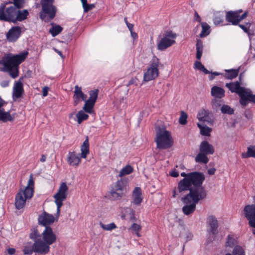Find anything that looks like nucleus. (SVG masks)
I'll return each mask as SVG.
<instances>
[{"instance_id":"obj_1","label":"nucleus","mask_w":255,"mask_h":255,"mask_svg":"<svg viewBox=\"0 0 255 255\" xmlns=\"http://www.w3.org/2000/svg\"><path fill=\"white\" fill-rule=\"evenodd\" d=\"M181 176L184 178L178 183L177 189L174 188L172 191V197H176L179 193L186 191L197 190L199 188H204L202 183L205 179L203 173L194 172L189 173L182 172Z\"/></svg>"},{"instance_id":"obj_2","label":"nucleus","mask_w":255,"mask_h":255,"mask_svg":"<svg viewBox=\"0 0 255 255\" xmlns=\"http://www.w3.org/2000/svg\"><path fill=\"white\" fill-rule=\"evenodd\" d=\"M30 238L35 241V251L40 254H48L50 251V246L55 243L57 240V236L50 227L44 228L38 236L35 233H31Z\"/></svg>"},{"instance_id":"obj_3","label":"nucleus","mask_w":255,"mask_h":255,"mask_svg":"<svg viewBox=\"0 0 255 255\" xmlns=\"http://www.w3.org/2000/svg\"><path fill=\"white\" fill-rule=\"evenodd\" d=\"M28 54L27 51H24L17 55H4L0 60V71L9 72L12 78H16L18 75V66L26 59Z\"/></svg>"},{"instance_id":"obj_4","label":"nucleus","mask_w":255,"mask_h":255,"mask_svg":"<svg viewBox=\"0 0 255 255\" xmlns=\"http://www.w3.org/2000/svg\"><path fill=\"white\" fill-rule=\"evenodd\" d=\"M206 192L204 188H199L197 190H191L189 193L181 198L184 204L182 211L186 215L192 214L195 210L196 204L206 198Z\"/></svg>"},{"instance_id":"obj_5","label":"nucleus","mask_w":255,"mask_h":255,"mask_svg":"<svg viewBox=\"0 0 255 255\" xmlns=\"http://www.w3.org/2000/svg\"><path fill=\"white\" fill-rule=\"evenodd\" d=\"M34 180L31 174L26 187L21 188L15 196V205L16 209L23 208L26 201L30 200L33 196Z\"/></svg>"},{"instance_id":"obj_6","label":"nucleus","mask_w":255,"mask_h":255,"mask_svg":"<svg viewBox=\"0 0 255 255\" xmlns=\"http://www.w3.org/2000/svg\"><path fill=\"white\" fill-rule=\"evenodd\" d=\"M81 154L75 152H69L67 155V162L70 166H77L81 162V158H86L89 153V144L88 137L81 146Z\"/></svg>"},{"instance_id":"obj_7","label":"nucleus","mask_w":255,"mask_h":255,"mask_svg":"<svg viewBox=\"0 0 255 255\" xmlns=\"http://www.w3.org/2000/svg\"><path fill=\"white\" fill-rule=\"evenodd\" d=\"M54 0H41L42 10L40 12V18L45 22H49L55 16L57 11L56 7L53 4Z\"/></svg>"},{"instance_id":"obj_8","label":"nucleus","mask_w":255,"mask_h":255,"mask_svg":"<svg viewBox=\"0 0 255 255\" xmlns=\"http://www.w3.org/2000/svg\"><path fill=\"white\" fill-rule=\"evenodd\" d=\"M155 141L157 147L161 149L168 148L173 144L170 132L164 128H160L156 130Z\"/></svg>"},{"instance_id":"obj_9","label":"nucleus","mask_w":255,"mask_h":255,"mask_svg":"<svg viewBox=\"0 0 255 255\" xmlns=\"http://www.w3.org/2000/svg\"><path fill=\"white\" fill-rule=\"evenodd\" d=\"M159 65V59L156 56H153L149 62L147 70L144 73L143 81L148 82L154 80L158 77Z\"/></svg>"},{"instance_id":"obj_10","label":"nucleus","mask_w":255,"mask_h":255,"mask_svg":"<svg viewBox=\"0 0 255 255\" xmlns=\"http://www.w3.org/2000/svg\"><path fill=\"white\" fill-rule=\"evenodd\" d=\"M68 187L65 182H62L57 192L54 195V202L57 206L56 216L60 215V208L63 206V202L66 199Z\"/></svg>"},{"instance_id":"obj_11","label":"nucleus","mask_w":255,"mask_h":255,"mask_svg":"<svg viewBox=\"0 0 255 255\" xmlns=\"http://www.w3.org/2000/svg\"><path fill=\"white\" fill-rule=\"evenodd\" d=\"M177 35L172 31H167L163 35L162 37L157 42L158 50L164 51L171 46L175 43Z\"/></svg>"},{"instance_id":"obj_12","label":"nucleus","mask_w":255,"mask_h":255,"mask_svg":"<svg viewBox=\"0 0 255 255\" xmlns=\"http://www.w3.org/2000/svg\"><path fill=\"white\" fill-rule=\"evenodd\" d=\"M5 4L0 5V20L14 22L16 8L14 6H10L5 10Z\"/></svg>"},{"instance_id":"obj_13","label":"nucleus","mask_w":255,"mask_h":255,"mask_svg":"<svg viewBox=\"0 0 255 255\" xmlns=\"http://www.w3.org/2000/svg\"><path fill=\"white\" fill-rule=\"evenodd\" d=\"M242 214L249 220V224L253 228L252 231L255 234V205L245 206Z\"/></svg>"},{"instance_id":"obj_14","label":"nucleus","mask_w":255,"mask_h":255,"mask_svg":"<svg viewBox=\"0 0 255 255\" xmlns=\"http://www.w3.org/2000/svg\"><path fill=\"white\" fill-rule=\"evenodd\" d=\"M241 12H242V9L228 11L226 14V20L228 22L232 23L233 25H237L240 21L246 18L248 15V12H245L240 15Z\"/></svg>"},{"instance_id":"obj_15","label":"nucleus","mask_w":255,"mask_h":255,"mask_svg":"<svg viewBox=\"0 0 255 255\" xmlns=\"http://www.w3.org/2000/svg\"><path fill=\"white\" fill-rule=\"evenodd\" d=\"M89 95L90 97L88 100H86L83 109L86 113L91 114L93 112V108L98 97V90L96 89L91 91Z\"/></svg>"},{"instance_id":"obj_16","label":"nucleus","mask_w":255,"mask_h":255,"mask_svg":"<svg viewBox=\"0 0 255 255\" xmlns=\"http://www.w3.org/2000/svg\"><path fill=\"white\" fill-rule=\"evenodd\" d=\"M3 104V101L0 98V121L3 122L13 121L16 117V113L15 112H12L11 110L5 112L4 109L2 108Z\"/></svg>"},{"instance_id":"obj_17","label":"nucleus","mask_w":255,"mask_h":255,"mask_svg":"<svg viewBox=\"0 0 255 255\" xmlns=\"http://www.w3.org/2000/svg\"><path fill=\"white\" fill-rule=\"evenodd\" d=\"M38 221L40 225L45 228L49 227V225L52 224L55 222V219L52 214H48L44 211L39 215Z\"/></svg>"},{"instance_id":"obj_18","label":"nucleus","mask_w":255,"mask_h":255,"mask_svg":"<svg viewBox=\"0 0 255 255\" xmlns=\"http://www.w3.org/2000/svg\"><path fill=\"white\" fill-rule=\"evenodd\" d=\"M21 27L18 26L11 27L7 32L6 36L8 41H16L21 34Z\"/></svg>"},{"instance_id":"obj_19","label":"nucleus","mask_w":255,"mask_h":255,"mask_svg":"<svg viewBox=\"0 0 255 255\" xmlns=\"http://www.w3.org/2000/svg\"><path fill=\"white\" fill-rule=\"evenodd\" d=\"M73 99L74 105L76 106L82 101H86L87 95L83 93L81 87L76 85L75 86Z\"/></svg>"},{"instance_id":"obj_20","label":"nucleus","mask_w":255,"mask_h":255,"mask_svg":"<svg viewBox=\"0 0 255 255\" xmlns=\"http://www.w3.org/2000/svg\"><path fill=\"white\" fill-rule=\"evenodd\" d=\"M226 86L232 92L238 94L241 98L246 88L240 86V83L238 81L227 83Z\"/></svg>"},{"instance_id":"obj_21","label":"nucleus","mask_w":255,"mask_h":255,"mask_svg":"<svg viewBox=\"0 0 255 255\" xmlns=\"http://www.w3.org/2000/svg\"><path fill=\"white\" fill-rule=\"evenodd\" d=\"M207 221H208V225L210 227L209 233H210V234H212L213 235V236H214L218 233V230H217V229L218 227V221H217L216 218L213 216H209L208 218ZM212 239L213 240L215 239L214 237H212V239H211V241H212Z\"/></svg>"},{"instance_id":"obj_22","label":"nucleus","mask_w":255,"mask_h":255,"mask_svg":"<svg viewBox=\"0 0 255 255\" xmlns=\"http://www.w3.org/2000/svg\"><path fill=\"white\" fill-rule=\"evenodd\" d=\"M249 101L255 103V95H253L250 89H246L240 102L242 105L245 106Z\"/></svg>"},{"instance_id":"obj_23","label":"nucleus","mask_w":255,"mask_h":255,"mask_svg":"<svg viewBox=\"0 0 255 255\" xmlns=\"http://www.w3.org/2000/svg\"><path fill=\"white\" fill-rule=\"evenodd\" d=\"M132 203L136 205H140L143 200L141 189L140 187L134 188L132 193Z\"/></svg>"},{"instance_id":"obj_24","label":"nucleus","mask_w":255,"mask_h":255,"mask_svg":"<svg viewBox=\"0 0 255 255\" xmlns=\"http://www.w3.org/2000/svg\"><path fill=\"white\" fill-rule=\"evenodd\" d=\"M200 151L206 154H212L214 152V148L208 141H203L200 144Z\"/></svg>"},{"instance_id":"obj_25","label":"nucleus","mask_w":255,"mask_h":255,"mask_svg":"<svg viewBox=\"0 0 255 255\" xmlns=\"http://www.w3.org/2000/svg\"><path fill=\"white\" fill-rule=\"evenodd\" d=\"M237 244V237L236 236L233 234H230L227 236V241L225 244V247L226 248H233L234 249L238 246Z\"/></svg>"},{"instance_id":"obj_26","label":"nucleus","mask_w":255,"mask_h":255,"mask_svg":"<svg viewBox=\"0 0 255 255\" xmlns=\"http://www.w3.org/2000/svg\"><path fill=\"white\" fill-rule=\"evenodd\" d=\"M28 14L29 12L26 9L17 10L16 9L14 22L16 21H22L26 19Z\"/></svg>"},{"instance_id":"obj_27","label":"nucleus","mask_w":255,"mask_h":255,"mask_svg":"<svg viewBox=\"0 0 255 255\" xmlns=\"http://www.w3.org/2000/svg\"><path fill=\"white\" fill-rule=\"evenodd\" d=\"M211 95L217 98H222L225 95L224 90L218 86H213L211 89Z\"/></svg>"},{"instance_id":"obj_28","label":"nucleus","mask_w":255,"mask_h":255,"mask_svg":"<svg viewBox=\"0 0 255 255\" xmlns=\"http://www.w3.org/2000/svg\"><path fill=\"white\" fill-rule=\"evenodd\" d=\"M51 27L50 28L49 32L53 37H55L58 35L63 30V28L59 25L54 23H51Z\"/></svg>"},{"instance_id":"obj_29","label":"nucleus","mask_w":255,"mask_h":255,"mask_svg":"<svg viewBox=\"0 0 255 255\" xmlns=\"http://www.w3.org/2000/svg\"><path fill=\"white\" fill-rule=\"evenodd\" d=\"M242 157L243 158H255V145L248 146L247 151L242 153Z\"/></svg>"},{"instance_id":"obj_30","label":"nucleus","mask_w":255,"mask_h":255,"mask_svg":"<svg viewBox=\"0 0 255 255\" xmlns=\"http://www.w3.org/2000/svg\"><path fill=\"white\" fill-rule=\"evenodd\" d=\"M23 92L22 86L19 82L16 83L13 87V96L18 98L21 97Z\"/></svg>"},{"instance_id":"obj_31","label":"nucleus","mask_w":255,"mask_h":255,"mask_svg":"<svg viewBox=\"0 0 255 255\" xmlns=\"http://www.w3.org/2000/svg\"><path fill=\"white\" fill-rule=\"evenodd\" d=\"M38 253L35 251V242L33 244L29 243L24 246L23 249V252L25 255H31L33 252Z\"/></svg>"},{"instance_id":"obj_32","label":"nucleus","mask_w":255,"mask_h":255,"mask_svg":"<svg viewBox=\"0 0 255 255\" xmlns=\"http://www.w3.org/2000/svg\"><path fill=\"white\" fill-rule=\"evenodd\" d=\"M126 185V181L124 179L118 180L112 187L114 190L123 192L124 188Z\"/></svg>"},{"instance_id":"obj_33","label":"nucleus","mask_w":255,"mask_h":255,"mask_svg":"<svg viewBox=\"0 0 255 255\" xmlns=\"http://www.w3.org/2000/svg\"><path fill=\"white\" fill-rule=\"evenodd\" d=\"M206 154L200 151L196 157H195V161L196 162L203 163L206 164L208 162L209 159L207 156Z\"/></svg>"},{"instance_id":"obj_34","label":"nucleus","mask_w":255,"mask_h":255,"mask_svg":"<svg viewBox=\"0 0 255 255\" xmlns=\"http://www.w3.org/2000/svg\"><path fill=\"white\" fill-rule=\"evenodd\" d=\"M203 50V42L201 40L198 39L196 43V58L200 60L201 58Z\"/></svg>"},{"instance_id":"obj_35","label":"nucleus","mask_w":255,"mask_h":255,"mask_svg":"<svg viewBox=\"0 0 255 255\" xmlns=\"http://www.w3.org/2000/svg\"><path fill=\"white\" fill-rule=\"evenodd\" d=\"M133 170V168L130 165H127L123 168L120 171L119 177H122L124 176L128 175L132 172Z\"/></svg>"},{"instance_id":"obj_36","label":"nucleus","mask_w":255,"mask_h":255,"mask_svg":"<svg viewBox=\"0 0 255 255\" xmlns=\"http://www.w3.org/2000/svg\"><path fill=\"white\" fill-rule=\"evenodd\" d=\"M225 77L228 79L235 78L238 76L239 73L238 70L236 69L225 70Z\"/></svg>"},{"instance_id":"obj_37","label":"nucleus","mask_w":255,"mask_h":255,"mask_svg":"<svg viewBox=\"0 0 255 255\" xmlns=\"http://www.w3.org/2000/svg\"><path fill=\"white\" fill-rule=\"evenodd\" d=\"M201 26L202 30L200 34L201 37H204L207 36L210 33V26L205 22L201 23Z\"/></svg>"},{"instance_id":"obj_38","label":"nucleus","mask_w":255,"mask_h":255,"mask_svg":"<svg viewBox=\"0 0 255 255\" xmlns=\"http://www.w3.org/2000/svg\"><path fill=\"white\" fill-rule=\"evenodd\" d=\"M198 127L200 129V133L203 135L209 136L212 129L206 126H202L201 124L198 123Z\"/></svg>"},{"instance_id":"obj_39","label":"nucleus","mask_w":255,"mask_h":255,"mask_svg":"<svg viewBox=\"0 0 255 255\" xmlns=\"http://www.w3.org/2000/svg\"><path fill=\"white\" fill-rule=\"evenodd\" d=\"M85 112L84 110H81L76 114L77 122L79 124H80L83 121L88 118L89 116Z\"/></svg>"},{"instance_id":"obj_40","label":"nucleus","mask_w":255,"mask_h":255,"mask_svg":"<svg viewBox=\"0 0 255 255\" xmlns=\"http://www.w3.org/2000/svg\"><path fill=\"white\" fill-rule=\"evenodd\" d=\"M209 112L205 109L201 110L198 113L197 118L200 121H205L209 116Z\"/></svg>"},{"instance_id":"obj_41","label":"nucleus","mask_w":255,"mask_h":255,"mask_svg":"<svg viewBox=\"0 0 255 255\" xmlns=\"http://www.w3.org/2000/svg\"><path fill=\"white\" fill-rule=\"evenodd\" d=\"M81 1L84 12H87L89 10L92 9L95 6V4L94 3L88 4L87 3V0H81Z\"/></svg>"},{"instance_id":"obj_42","label":"nucleus","mask_w":255,"mask_h":255,"mask_svg":"<svg viewBox=\"0 0 255 255\" xmlns=\"http://www.w3.org/2000/svg\"><path fill=\"white\" fill-rule=\"evenodd\" d=\"M100 227L104 230L111 231L117 228V226L114 223H111L109 224H104L102 222L100 223Z\"/></svg>"},{"instance_id":"obj_43","label":"nucleus","mask_w":255,"mask_h":255,"mask_svg":"<svg viewBox=\"0 0 255 255\" xmlns=\"http://www.w3.org/2000/svg\"><path fill=\"white\" fill-rule=\"evenodd\" d=\"M194 68L198 69L200 71H203L205 74H208L210 73V71H208L204 66L199 61H196L194 63Z\"/></svg>"},{"instance_id":"obj_44","label":"nucleus","mask_w":255,"mask_h":255,"mask_svg":"<svg viewBox=\"0 0 255 255\" xmlns=\"http://www.w3.org/2000/svg\"><path fill=\"white\" fill-rule=\"evenodd\" d=\"M110 194L112 197L113 199L115 200L120 199L122 198L123 192L122 191H119L116 190H114V189L112 188L111 190L110 191Z\"/></svg>"},{"instance_id":"obj_45","label":"nucleus","mask_w":255,"mask_h":255,"mask_svg":"<svg viewBox=\"0 0 255 255\" xmlns=\"http://www.w3.org/2000/svg\"><path fill=\"white\" fill-rule=\"evenodd\" d=\"M226 255H245V253L242 247L237 246L233 249L232 255L228 253Z\"/></svg>"},{"instance_id":"obj_46","label":"nucleus","mask_w":255,"mask_h":255,"mask_svg":"<svg viewBox=\"0 0 255 255\" xmlns=\"http://www.w3.org/2000/svg\"><path fill=\"white\" fill-rule=\"evenodd\" d=\"M129 230H131L133 233H134L138 237L140 236L139 232L141 230V227L139 225L133 223L129 228Z\"/></svg>"},{"instance_id":"obj_47","label":"nucleus","mask_w":255,"mask_h":255,"mask_svg":"<svg viewBox=\"0 0 255 255\" xmlns=\"http://www.w3.org/2000/svg\"><path fill=\"white\" fill-rule=\"evenodd\" d=\"M221 111L223 114L231 115L234 113V110L228 105H223L221 108Z\"/></svg>"},{"instance_id":"obj_48","label":"nucleus","mask_w":255,"mask_h":255,"mask_svg":"<svg viewBox=\"0 0 255 255\" xmlns=\"http://www.w3.org/2000/svg\"><path fill=\"white\" fill-rule=\"evenodd\" d=\"M187 115L183 111L180 114L179 122L181 125H185L187 123Z\"/></svg>"},{"instance_id":"obj_49","label":"nucleus","mask_w":255,"mask_h":255,"mask_svg":"<svg viewBox=\"0 0 255 255\" xmlns=\"http://www.w3.org/2000/svg\"><path fill=\"white\" fill-rule=\"evenodd\" d=\"M251 23L249 22L246 23V24H239V26L247 33H248L249 38H250L251 33L249 31Z\"/></svg>"},{"instance_id":"obj_50","label":"nucleus","mask_w":255,"mask_h":255,"mask_svg":"<svg viewBox=\"0 0 255 255\" xmlns=\"http://www.w3.org/2000/svg\"><path fill=\"white\" fill-rule=\"evenodd\" d=\"M24 3V0H13L14 6L18 8L22 7Z\"/></svg>"},{"instance_id":"obj_51","label":"nucleus","mask_w":255,"mask_h":255,"mask_svg":"<svg viewBox=\"0 0 255 255\" xmlns=\"http://www.w3.org/2000/svg\"><path fill=\"white\" fill-rule=\"evenodd\" d=\"M214 23L215 25H219L222 24L223 22V17H220L219 16H217L215 17L213 19Z\"/></svg>"},{"instance_id":"obj_52","label":"nucleus","mask_w":255,"mask_h":255,"mask_svg":"<svg viewBox=\"0 0 255 255\" xmlns=\"http://www.w3.org/2000/svg\"><path fill=\"white\" fill-rule=\"evenodd\" d=\"M209 75V78L210 80H212L215 78V77L216 76H219L221 75L222 74L221 73H219L217 72H210Z\"/></svg>"},{"instance_id":"obj_53","label":"nucleus","mask_w":255,"mask_h":255,"mask_svg":"<svg viewBox=\"0 0 255 255\" xmlns=\"http://www.w3.org/2000/svg\"><path fill=\"white\" fill-rule=\"evenodd\" d=\"M169 174L173 177H177L179 176V172L174 169L169 172Z\"/></svg>"},{"instance_id":"obj_54","label":"nucleus","mask_w":255,"mask_h":255,"mask_svg":"<svg viewBox=\"0 0 255 255\" xmlns=\"http://www.w3.org/2000/svg\"><path fill=\"white\" fill-rule=\"evenodd\" d=\"M137 79L136 78H132L128 82L127 86H129L132 84H134L135 85H137Z\"/></svg>"},{"instance_id":"obj_55","label":"nucleus","mask_w":255,"mask_h":255,"mask_svg":"<svg viewBox=\"0 0 255 255\" xmlns=\"http://www.w3.org/2000/svg\"><path fill=\"white\" fill-rule=\"evenodd\" d=\"M9 82L8 80H3L0 82V86L2 87H6L9 86Z\"/></svg>"},{"instance_id":"obj_56","label":"nucleus","mask_w":255,"mask_h":255,"mask_svg":"<svg viewBox=\"0 0 255 255\" xmlns=\"http://www.w3.org/2000/svg\"><path fill=\"white\" fill-rule=\"evenodd\" d=\"M48 89L49 88L47 87H44L42 88V95L43 97L47 96Z\"/></svg>"},{"instance_id":"obj_57","label":"nucleus","mask_w":255,"mask_h":255,"mask_svg":"<svg viewBox=\"0 0 255 255\" xmlns=\"http://www.w3.org/2000/svg\"><path fill=\"white\" fill-rule=\"evenodd\" d=\"M130 32L131 36L134 40L137 39L138 35L136 32H134L133 31Z\"/></svg>"},{"instance_id":"obj_58","label":"nucleus","mask_w":255,"mask_h":255,"mask_svg":"<svg viewBox=\"0 0 255 255\" xmlns=\"http://www.w3.org/2000/svg\"><path fill=\"white\" fill-rule=\"evenodd\" d=\"M7 253L9 255H12L15 253V250L14 248H9L7 249Z\"/></svg>"},{"instance_id":"obj_59","label":"nucleus","mask_w":255,"mask_h":255,"mask_svg":"<svg viewBox=\"0 0 255 255\" xmlns=\"http://www.w3.org/2000/svg\"><path fill=\"white\" fill-rule=\"evenodd\" d=\"M216 169L214 168H210L208 170V173L210 175H213L215 174Z\"/></svg>"},{"instance_id":"obj_60","label":"nucleus","mask_w":255,"mask_h":255,"mask_svg":"<svg viewBox=\"0 0 255 255\" xmlns=\"http://www.w3.org/2000/svg\"><path fill=\"white\" fill-rule=\"evenodd\" d=\"M54 50H55V51L57 53H58V54L60 55V57H61L63 59H64L65 57H64V56L63 55V54L62 53L61 51H59V50H57V49H54Z\"/></svg>"},{"instance_id":"obj_61","label":"nucleus","mask_w":255,"mask_h":255,"mask_svg":"<svg viewBox=\"0 0 255 255\" xmlns=\"http://www.w3.org/2000/svg\"><path fill=\"white\" fill-rule=\"evenodd\" d=\"M130 32L133 31V25L131 23H128L127 25Z\"/></svg>"},{"instance_id":"obj_62","label":"nucleus","mask_w":255,"mask_h":255,"mask_svg":"<svg viewBox=\"0 0 255 255\" xmlns=\"http://www.w3.org/2000/svg\"><path fill=\"white\" fill-rule=\"evenodd\" d=\"M195 19L196 20H198V21H201V19H200V16L198 15V14L196 12L195 14Z\"/></svg>"},{"instance_id":"obj_63","label":"nucleus","mask_w":255,"mask_h":255,"mask_svg":"<svg viewBox=\"0 0 255 255\" xmlns=\"http://www.w3.org/2000/svg\"><path fill=\"white\" fill-rule=\"evenodd\" d=\"M46 156L44 155H42L41 158L40 159V161L42 162H44L46 160Z\"/></svg>"},{"instance_id":"obj_64","label":"nucleus","mask_w":255,"mask_h":255,"mask_svg":"<svg viewBox=\"0 0 255 255\" xmlns=\"http://www.w3.org/2000/svg\"><path fill=\"white\" fill-rule=\"evenodd\" d=\"M125 22H126V24L128 25V23H129L127 20V18L125 17L124 19Z\"/></svg>"}]
</instances>
